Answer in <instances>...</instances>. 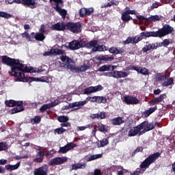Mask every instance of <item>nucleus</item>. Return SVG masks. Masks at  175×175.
<instances>
[{"mask_svg":"<svg viewBox=\"0 0 175 175\" xmlns=\"http://www.w3.org/2000/svg\"><path fill=\"white\" fill-rule=\"evenodd\" d=\"M103 157V154H94V155H91L88 159V161H91L93 160H96L100 158Z\"/></svg>","mask_w":175,"mask_h":175,"instance_id":"a18cd8bd","label":"nucleus"},{"mask_svg":"<svg viewBox=\"0 0 175 175\" xmlns=\"http://www.w3.org/2000/svg\"><path fill=\"white\" fill-rule=\"evenodd\" d=\"M152 37L150 31H144V32H141L140 33V36H133V44H136L137 43H139V42H141L142 40V39H146V38H148Z\"/></svg>","mask_w":175,"mask_h":175,"instance_id":"9d476101","label":"nucleus"},{"mask_svg":"<svg viewBox=\"0 0 175 175\" xmlns=\"http://www.w3.org/2000/svg\"><path fill=\"white\" fill-rule=\"evenodd\" d=\"M90 68V64H83V65L81 66V67H77V70L81 71V72H84L87 70H88Z\"/></svg>","mask_w":175,"mask_h":175,"instance_id":"58836bf2","label":"nucleus"},{"mask_svg":"<svg viewBox=\"0 0 175 175\" xmlns=\"http://www.w3.org/2000/svg\"><path fill=\"white\" fill-rule=\"evenodd\" d=\"M121 19L123 22H129L130 20H133V18L129 16V14H128L126 11H125L122 13Z\"/></svg>","mask_w":175,"mask_h":175,"instance_id":"c85d7f7f","label":"nucleus"},{"mask_svg":"<svg viewBox=\"0 0 175 175\" xmlns=\"http://www.w3.org/2000/svg\"><path fill=\"white\" fill-rule=\"evenodd\" d=\"M49 3H51V5H55V7L53 8L55 10L64 5L63 0H49Z\"/></svg>","mask_w":175,"mask_h":175,"instance_id":"4be33fe9","label":"nucleus"},{"mask_svg":"<svg viewBox=\"0 0 175 175\" xmlns=\"http://www.w3.org/2000/svg\"><path fill=\"white\" fill-rule=\"evenodd\" d=\"M21 37L23 38H26L29 42H31V37H30L29 34L28 33V32H24V33H21Z\"/></svg>","mask_w":175,"mask_h":175,"instance_id":"5fc2aeb1","label":"nucleus"},{"mask_svg":"<svg viewBox=\"0 0 175 175\" xmlns=\"http://www.w3.org/2000/svg\"><path fill=\"white\" fill-rule=\"evenodd\" d=\"M129 8L126 7V12L129 14H134V15H137L138 13L135 11V10H129Z\"/></svg>","mask_w":175,"mask_h":175,"instance_id":"680f3d73","label":"nucleus"},{"mask_svg":"<svg viewBox=\"0 0 175 175\" xmlns=\"http://www.w3.org/2000/svg\"><path fill=\"white\" fill-rule=\"evenodd\" d=\"M20 165H21L20 162L17 163L16 165H11V171L16 170V169H18L20 167Z\"/></svg>","mask_w":175,"mask_h":175,"instance_id":"0e129e2a","label":"nucleus"},{"mask_svg":"<svg viewBox=\"0 0 175 175\" xmlns=\"http://www.w3.org/2000/svg\"><path fill=\"white\" fill-rule=\"evenodd\" d=\"M0 17L8 19V18H12V15L10 14L7 12L0 11Z\"/></svg>","mask_w":175,"mask_h":175,"instance_id":"8fccbe9b","label":"nucleus"},{"mask_svg":"<svg viewBox=\"0 0 175 175\" xmlns=\"http://www.w3.org/2000/svg\"><path fill=\"white\" fill-rule=\"evenodd\" d=\"M115 66H112V70L110 72H108V76L109 77H113L114 79H122V78H126L128 76L127 72L124 71H118V70H113L115 69Z\"/></svg>","mask_w":175,"mask_h":175,"instance_id":"0eeeda50","label":"nucleus"},{"mask_svg":"<svg viewBox=\"0 0 175 175\" xmlns=\"http://www.w3.org/2000/svg\"><path fill=\"white\" fill-rule=\"evenodd\" d=\"M34 38L37 41L42 42L46 38L45 36L42 33H36L34 36Z\"/></svg>","mask_w":175,"mask_h":175,"instance_id":"e433bc0d","label":"nucleus"},{"mask_svg":"<svg viewBox=\"0 0 175 175\" xmlns=\"http://www.w3.org/2000/svg\"><path fill=\"white\" fill-rule=\"evenodd\" d=\"M132 44H134V40H133V36H129L126 40H124L122 42V44L124 46Z\"/></svg>","mask_w":175,"mask_h":175,"instance_id":"4c0bfd02","label":"nucleus"},{"mask_svg":"<svg viewBox=\"0 0 175 175\" xmlns=\"http://www.w3.org/2000/svg\"><path fill=\"white\" fill-rule=\"evenodd\" d=\"M139 73H141V75H144V76H148V75H150V71L148 69L146 68L141 67V69Z\"/></svg>","mask_w":175,"mask_h":175,"instance_id":"09e8293b","label":"nucleus"},{"mask_svg":"<svg viewBox=\"0 0 175 175\" xmlns=\"http://www.w3.org/2000/svg\"><path fill=\"white\" fill-rule=\"evenodd\" d=\"M167 77L166 75L163 72L162 73H157L156 75V80L159 82H163L166 81Z\"/></svg>","mask_w":175,"mask_h":175,"instance_id":"7c9ffc66","label":"nucleus"},{"mask_svg":"<svg viewBox=\"0 0 175 175\" xmlns=\"http://www.w3.org/2000/svg\"><path fill=\"white\" fill-rule=\"evenodd\" d=\"M1 63L11 66V71H9L8 73L10 76L16 77L21 82H23L25 79V74L24 73H35L36 72L33 67H28L21 63L19 59L10 58L6 55L1 56Z\"/></svg>","mask_w":175,"mask_h":175,"instance_id":"f257e3e1","label":"nucleus"},{"mask_svg":"<svg viewBox=\"0 0 175 175\" xmlns=\"http://www.w3.org/2000/svg\"><path fill=\"white\" fill-rule=\"evenodd\" d=\"M161 154L159 152H155L148 156L140 165V169H137L131 175H140L143 174L145 172L144 169H148L151 164L155 163V161L161 157Z\"/></svg>","mask_w":175,"mask_h":175,"instance_id":"f03ea898","label":"nucleus"},{"mask_svg":"<svg viewBox=\"0 0 175 175\" xmlns=\"http://www.w3.org/2000/svg\"><path fill=\"white\" fill-rule=\"evenodd\" d=\"M76 146H77L76 144H75L73 142L68 143L64 146H61L59 148V150L58 152L59 153L65 154L67 152H68L69 150L73 149Z\"/></svg>","mask_w":175,"mask_h":175,"instance_id":"ddd939ff","label":"nucleus"},{"mask_svg":"<svg viewBox=\"0 0 175 175\" xmlns=\"http://www.w3.org/2000/svg\"><path fill=\"white\" fill-rule=\"evenodd\" d=\"M137 18L139 20V21H146L147 22H148V18H146L145 16H142V15H137Z\"/></svg>","mask_w":175,"mask_h":175,"instance_id":"69168bd1","label":"nucleus"},{"mask_svg":"<svg viewBox=\"0 0 175 175\" xmlns=\"http://www.w3.org/2000/svg\"><path fill=\"white\" fill-rule=\"evenodd\" d=\"M49 167L47 165H44L38 168L35 169L34 175H48Z\"/></svg>","mask_w":175,"mask_h":175,"instance_id":"f8f14e48","label":"nucleus"},{"mask_svg":"<svg viewBox=\"0 0 175 175\" xmlns=\"http://www.w3.org/2000/svg\"><path fill=\"white\" fill-rule=\"evenodd\" d=\"M68 161L67 157H55L53 159H51L49 161V163H48V165L49 166H53V165H59Z\"/></svg>","mask_w":175,"mask_h":175,"instance_id":"1a4fd4ad","label":"nucleus"},{"mask_svg":"<svg viewBox=\"0 0 175 175\" xmlns=\"http://www.w3.org/2000/svg\"><path fill=\"white\" fill-rule=\"evenodd\" d=\"M175 31L173 27L169 24H165L163 27L159 29L157 31H150L151 37L162 38L167 35H170Z\"/></svg>","mask_w":175,"mask_h":175,"instance_id":"7ed1b4c3","label":"nucleus"},{"mask_svg":"<svg viewBox=\"0 0 175 175\" xmlns=\"http://www.w3.org/2000/svg\"><path fill=\"white\" fill-rule=\"evenodd\" d=\"M94 12L93 8L85 9V16H90Z\"/></svg>","mask_w":175,"mask_h":175,"instance_id":"e2e57ef3","label":"nucleus"},{"mask_svg":"<svg viewBox=\"0 0 175 175\" xmlns=\"http://www.w3.org/2000/svg\"><path fill=\"white\" fill-rule=\"evenodd\" d=\"M43 159H44L43 157H39L38 158L34 159L33 161L34 162H37V163H42L43 161Z\"/></svg>","mask_w":175,"mask_h":175,"instance_id":"774afa93","label":"nucleus"},{"mask_svg":"<svg viewBox=\"0 0 175 175\" xmlns=\"http://www.w3.org/2000/svg\"><path fill=\"white\" fill-rule=\"evenodd\" d=\"M97 116H98L97 119H100V120L105 119L107 117V114L105 112H100L97 113Z\"/></svg>","mask_w":175,"mask_h":175,"instance_id":"6e6d98bb","label":"nucleus"},{"mask_svg":"<svg viewBox=\"0 0 175 175\" xmlns=\"http://www.w3.org/2000/svg\"><path fill=\"white\" fill-rule=\"evenodd\" d=\"M124 51L123 48H119V49H118V48L116 46H111L109 49V52L113 55H120V54L123 53Z\"/></svg>","mask_w":175,"mask_h":175,"instance_id":"5701e85b","label":"nucleus"},{"mask_svg":"<svg viewBox=\"0 0 175 175\" xmlns=\"http://www.w3.org/2000/svg\"><path fill=\"white\" fill-rule=\"evenodd\" d=\"M104 89L101 85H98L96 86H90L83 90V94L89 95L92 93L100 92Z\"/></svg>","mask_w":175,"mask_h":175,"instance_id":"6e6552de","label":"nucleus"},{"mask_svg":"<svg viewBox=\"0 0 175 175\" xmlns=\"http://www.w3.org/2000/svg\"><path fill=\"white\" fill-rule=\"evenodd\" d=\"M49 109H51L50 105L49 104H45L40 107V112L44 113Z\"/></svg>","mask_w":175,"mask_h":175,"instance_id":"864d4df0","label":"nucleus"},{"mask_svg":"<svg viewBox=\"0 0 175 175\" xmlns=\"http://www.w3.org/2000/svg\"><path fill=\"white\" fill-rule=\"evenodd\" d=\"M61 127H66V128H69L72 126V124H70V122H63L60 124Z\"/></svg>","mask_w":175,"mask_h":175,"instance_id":"052dcab7","label":"nucleus"},{"mask_svg":"<svg viewBox=\"0 0 175 175\" xmlns=\"http://www.w3.org/2000/svg\"><path fill=\"white\" fill-rule=\"evenodd\" d=\"M29 80L30 81V82L47 83L46 80L44 79L43 78H39V77H29Z\"/></svg>","mask_w":175,"mask_h":175,"instance_id":"f704fd0d","label":"nucleus"},{"mask_svg":"<svg viewBox=\"0 0 175 175\" xmlns=\"http://www.w3.org/2000/svg\"><path fill=\"white\" fill-rule=\"evenodd\" d=\"M85 167H86L85 163H79L76 164H72L70 172H72V170H78V169H85Z\"/></svg>","mask_w":175,"mask_h":175,"instance_id":"bb28decb","label":"nucleus"},{"mask_svg":"<svg viewBox=\"0 0 175 175\" xmlns=\"http://www.w3.org/2000/svg\"><path fill=\"white\" fill-rule=\"evenodd\" d=\"M170 44V41L169 39H164L163 42H161V44H163V46L167 47Z\"/></svg>","mask_w":175,"mask_h":175,"instance_id":"bf43d9fd","label":"nucleus"},{"mask_svg":"<svg viewBox=\"0 0 175 175\" xmlns=\"http://www.w3.org/2000/svg\"><path fill=\"white\" fill-rule=\"evenodd\" d=\"M61 102L59 101V100H54L53 102H51V103H48V104L49 105V107L52 108L53 107L58 105Z\"/></svg>","mask_w":175,"mask_h":175,"instance_id":"603ef678","label":"nucleus"},{"mask_svg":"<svg viewBox=\"0 0 175 175\" xmlns=\"http://www.w3.org/2000/svg\"><path fill=\"white\" fill-rule=\"evenodd\" d=\"M111 122L113 126H120L121 124H124V120L122 117H117L112 119Z\"/></svg>","mask_w":175,"mask_h":175,"instance_id":"393cba45","label":"nucleus"},{"mask_svg":"<svg viewBox=\"0 0 175 175\" xmlns=\"http://www.w3.org/2000/svg\"><path fill=\"white\" fill-rule=\"evenodd\" d=\"M162 16H160L159 15H154V16H150L149 18H148V22H156V21H161Z\"/></svg>","mask_w":175,"mask_h":175,"instance_id":"72a5a7b5","label":"nucleus"},{"mask_svg":"<svg viewBox=\"0 0 175 175\" xmlns=\"http://www.w3.org/2000/svg\"><path fill=\"white\" fill-rule=\"evenodd\" d=\"M60 60L62 62H66V64H64V67H66L68 69H70L72 71L77 70L75 61L72 59L70 57L62 55L60 57Z\"/></svg>","mask_w":175,"mask_h":175,"instance_id":"423d86ee","label":"nucleus"},{"mask_svg":"<svg viewBox=\"0 0 175 175\" xmlns=\"http://www.w3.org/2000/svg\"><path fill=\"white\" fill-rule=\"evenodd\" d=\"M93 51L94 52H103L105 51V45H99L97 43V45H96V47L93 48Z\"/></svg>","mask_w":175,"mask_h":175,"instance_id":"ea45409f","label":"nucleus"},{"mask_svg":"<svg viewBox=\"0 0 175 175\" xmlns=\"http://www.w3.org/2000/svg\"><path fill=\"white\" fill-rule=\"evenodd\" d=\"M107 102V98L106 97H104L103 96H96V103L98 104H105Z\"/></svg>","mask_w":175,"mask_h":175,"instance_id":"473e14b6","label":"nucleus"},{"mask_svg":"<svg viewBox=\"0 0 175 175\" xmlns=\"http://www.w3.org/2000/svg\"><path fill=\"white\" fill-rule=\"evenodd\" d=\"M86 8H81L79 11V16L81 17H84V16H86Z\"/></svg>","mask_w":175,"mask_h":175,"instance_id":"13d9d810","label":"nucleus"},{"mask_svg":"<svg viewBox=\"0 0 175 175\" xmlns=\"http://www.w3.org/2000/svg\"><path fill=\"white\" fill-rule=\"evenodd\" d=\"M55 11L57 12L64 19L66 18V15L68 14L67 10L59 8L58 9H56Z\"/></svg>","mask_w":175,"mask_h":175,"instance_id":"c9c22d12","label":"nucleus"},{"mask_svg":"<svg viewBox=\"0 0 175 175\" xmlns=\"http://www.w3.org/2000/svg\"><path fill=\"white\" fill-rule=\"evenodd\" d=\"M126 105H137L139 103V100L137 97H132V96H125L124 100Z\"/></svg>","mask_w":175,"mask_h":175,"instance_id":"dca6fc26","label":"nucleus"},{"mask_svg":"<svg viewBox=\"0 0 175 175\" xmlns=\"http://www.w3.org/2000/svg\"><path fill=\"white\" fill-rule=\"evenodd\" d=\"M41 122V117L36 116L33 118L31 119V123L32 125H34L35 124H40Z\"/></svg>","mask_w":175,"mask_h":175,"instance_id":"79ce46f5","label":"nucleus"},{"mask_svg":"<svg viewBox=\"0 0 175 175\" xmlns=\"http://www.w3.org/2000/svg\"><path fill=\"white\" fill-rule=\"evenodd\" d=\"M66 29L72 33L78 34L81 32V25L80 22H68L66 24Z\"/></svg>","mask_w":175,"mask_h":175,"instance_id":"39448f33","label":"nucleus"},{"mask_svg":"<svg viewBox=\"0 0 175 175\" xmlns=\"http://www.w3.org/2000/svg\"><path fill=\"white\" fill-rule=\"evenodd\" d=\"M109 144V140L106 138L103 139L100 141V143L97 144L98 148L104 147Z\"/></svg>","mask_w":175,"mask_h":175,"instance_id":"a19ab883","label":"nucleus"},{"mask_svg":"<svg viewBox=\"0 0 175 175\" xmlns=\"http://www.w3.org/2000/svg\"><path fill=\"white\" fill-rule=\"evenodd\" d=\"M8 149V145L5 142H0V151L6 150Z\"/></svg>","mask_w":175,"mask_h":175,"instance_id":"49530a36","label":"nucleus"},{"mask_svg":"<svg viewBox=\"0 0 175 175\" xmlns=\"http://www.w3.org/2000/svg\"><path fill=\"white\" fill-rule=\"evenodd\" d=\"M166 94H160L159 97H154V98H152V100H150V101H148V104H150L152 106H154L156 104H159V103L163 102L165 100V98H166Z\"/></svg>","mask_w":175,"mask_h":175,"instance_id":"2eb2a0df","label":"nucleus"},{"mask_svg":"<svg viewBox=\"0 0 175 175\" xmlns=\"http://www.w3.org/2000/svg\"><path fill=\"white\" fill-rule=\"evenodd\" d=\"M98 131L100 133H108V129L105 126V124H101L98 126Z\"/></svg>","mask_w":175,"mask_h":175,"instance_id":"de8ad7c7","label":"nucleus"},{"mask_svg":"<svg viewBox=\"0 0 175 175\" xmlns=\"http://www.w3.org/2000/svg\"><path fill=\"white\" fill-rule=\"evenodd\" d=\"M51 30L56 31H64L66 30V25L64 23H57L51 25Z\"/></svg>","mask_w":175,"mask_h":175,"instance_id":"4468645a","label":"nucleus"},{"mask_svg":"<svg viewBox=\"0 0 175 175\" xmlns=\"http://www.w3.org/2000/svg\"><path fill=\"white\" fill-rule=\"evenodd\" d=\"M65 132H66V129H64L63 127H59L54 130V134H57V135H62Z\"/></svg>","mask_w":175,"mask_h":175,"instance_id":"37998d69","label":"nucleus"},{"mask_svg":"<svg viewBox=\"0 0 175 175\" xmlns=\"http://www.w3.org/2000/svg\"><path fill=\"white\" fill-rule=\"evenodd\" d=\"M110 68H111V66L103 65L98 68V71L100 72L108 71V70H110Z\"/></svg>","mask_w":175,"mask_h":175,"instance_id":"3c124183","label":"nucleus"},{"mask_svg":"<svg viewBox=\"0 0 175 175\" xmlns=\"http://www.w3.org/2000/svg\"><path fill=\"white\" fill-rule=\"evenodd\" d=\"M88 103V101L86 100H84V101H79V102H75L72 103H70V108H75L78 107V109H81V107L84 106Z\"/></svg>","mask_w":175,"mask_h":175,"instance_id":"a878e982","label":"nucleus"},{"mask_svg":"<svg viewBox=\"0 0 175 175\" xmlns=\"http://www.w3.org/2000/svg\"><path fill=\"white\" fill-rule=\"evenodd\" d=\"M141 131H142V128L140 124H139L138 126H134L131 129V130L129 132L128 136L130 137H135L137 135H138Z\"/></svg>","mask_w":175,"mask_h":175,"instance_id":"aec40b11","label":"nucleus"},{"mask_svg":"<svg viewBox=\"0 0 175 175\" xmlns=\"http://www.w3.org/2000/svg\"><path fill=\"white\" fill-rule=\"evenodd\" d=\"M13 2L16 4H22L28 7L33 6V8H36L35 5L36 4V0H13Z\"/></svg>","mask_w":175,"mask_h":175,"instance_id":"f3484780","label":"nucleus"},{"mask_svg":"<svg viewBox=\"0 0 175 175\" xmlns=\"http://www.w3.org/2000/svg\"><path fill=\"white\" fill-rule=\"evenodd\" d=\"M41 148L40 149H39V152L37 154V157H41V158H44V153L43 152L41 151Z\"/></svg>","mask_w":175,"mask_h":175,"instance_id":"338daca9","label":"nucleus"},{"mask_svg":"<svg viewBox=\"0 0 175 175\" xmlns=\"http://www.w3.org/2000/svg\"><path fill=\"white\" fill-rule=\"evenodd\" d=\"M69 118L68 116H60L57 118V121L59 122H68L69 120Z\"/></svg>","mask_w":175,"mask_h":175,"instance_id":"c03bdc74","label":"nucleus"},{"mask_svg":"<svg viewBox=\"0 0 175 175\" xmlns=\"http://www.w3.org/2000/svg\"><path fill=\"white\" fill-rule=\"evenodd\" d=\"M23 101H16L15 100H5V105L8 107H14L10 110V114H14L21 111H24Z\"/></svg>","mask_w":175,"mask_h":175,"instance_id":"20e7f679","label":"nucleus"},{"mask_svg":"<svg viewBox=\"0 0 175 175\" xmlns=\"http://www.w3.org/2000/svg\"><path fill=\"white\" fill-rule=\"evenodd\" d=\"M68 47L70 50H78L83 47V44L78 40H72L68 43Z\"/></svg>","mask_w":175,"mask_h":175,"instance_id":"6ab92c4d","label":"nucleus"},{"mask_svg":"<svg viewBox=\"0 0 175 175\" xmlns=\"http://www.w3.org/2000/svg\"><path fill=\"white\" fill-rule=\"evenodd\" d=\"M157 109V106H154L153 107L150 108L148 110H146L144 112V116H145V118H148L150 115L154 113Z\"/></svg>","mask_w":175,"mask_h":175,"instance_id":"2f4dec72","label":"nucleus"},{"mask_svg":"<svg viewBox=\"0 0 175 175\" xmlns=\"http://www.w3.org/2000/svg\"><path fill=\"white\" fill-rule=\"evenodd\" d=\"M101 60H103L104 62H108V61L111 62V61L114 60V57H109L108 55H106V56L103 57Z\"/></svg>","mask_w":175,"mask_h":175,"instance_id":"4d7b16f0","label":"nucleus"},{"mask_svg":"<svg viewBox=\"0 0 175 175\" xmlns=\"http://www.w3.org/2000/svg\"><path fill=\"white\" fill-rule=\"evenodd\" d=\"M139 125L141 130L146 129L148 132L154 130L156 127V124L154 122L144 121Z\"/></svg>","mask_w":175,"mask_h":175,"instance_id":"9b49d317","label":"nucleus"},{"mask_svg":"<svg viewBox=\"0 0 175 175\" xmlns=\"http://www.w3.org/2000/svg\"><path fill=\"white\" fill-rule=\"evenodd\" d=\"M49 3H51V5H55V7L53 8L55 10L64 5L63 0H49Z\"/></svg>","mask_w":175,"mask_h":175,"instance_id":"412c9836","label":"nucleus"},{"mask_svg":"<svg viewBox=\"0 0 175 175\" xmlns=\"http://www.w3.org/2000/svg\"><path fill=\"white\" fill-rule=\"evenodd\" d=\"M98 43V40H90V42L85 43V46L88 49H92V51H93V49H94L96 46H97Z\"/></svg>","mask_w":175,"mask_h":175,"instance_id":"cd10ccee","label":"nucleus"},{"mask_svg":"<svg viewBox=\"0 0 175 175\" xmlns=\"http://www.w3.org/2000/svg\"><path fill=\"white\" fill-rule=\"evenodd\" d=\"M151 50H157V46L154 43H149L142 48V52L144 53H147Z\"/></svg>","mask_w":175,"mask_h":175,"instance_id":"b1692460","label":"nucleus"},{"mask_svg":"<svg viewBox=\"0 0 175 175\" xmlns=\"http://www.w3.org/2000/svg\"><path fill=\"white\" fill-rule=\"evenodd\" d=\"M172 84H174V79L172 77H169L166 79V81L161 83V86L167 88Z\"/></svg>","mask_w":175,"mask_h":175,"instance_id":"c756f323","label":"nucleus"},{"mask_svg":"<svg viewBox=\"0 0 175 175\" xmlns=\"http://www.w3.org/2000/svg\"><path fill=\"white\" fill-rule=\"evenodd\" d=\"M64 54V51L62 49H58L55 48V49H52L48 52H44V56H50V55H62Z\"/></svg>","mask_w":175,"mask_h":175,"instance_id":"a211bd4d","label":"nucleus"}]
</instances>
